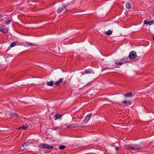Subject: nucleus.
<instances>
[{
	"label": "nucleus",
	"mask_w": 154,
	"mask_h": 154,
	"mask_svg": "<svg viewBox=\"0 0 154 154\" xmlns=\"http://www.w3.org/2000/svg\"><path fill=\"white\" fill-rule=\"evenodd\" d=\"M14 115H16V116H17V114H14Z\"/></svg>",
	"instance_id": "obj_30"
},
{
	"label": "nucleus",
	"mask_w": 154,
	"mask_h": 154,
	"mask_svg": "<svg viewBox=\"0 0 154 154\" xmlns=\"http://www.w3.org/2000/svg\"><path fill=\"white\" fill-rule=\"evenodd\" d=\"M63 80V78L60 79L59 80L56 82L54 84L57 85H59L62 82Z\"/></svg>",
	"instance_id": "obj_8"
},
{
	"label": "nucleus",
	"mask_w": 154,
	"mask_h": 154,
	"mask_svg": "<svg viewBox=\"0 0 154 154\" xmlns=\"http://www.w3.org/2000/svg\"><path fill=\"white\" fill-rule=\"evenodd\" d=\"M112 32L110 30H108L106 32V34L108 35H111L112 34Z\"/></svg>",
	"instance_id": "obj_14"
},
{
	"label": "nucleus",
	"mask_w": 154,
	"mask_h": 154,
	"mask_svg": "<svg viewBox=\"0 0 154 154\" xmlns=\"http://www.w3.org/2000/svg\"><path fill=\"white\" fill-rule=\"evenodd\" d=\"M115 64L118 65H121L122 64V61L121 62H118L116 61L115 63Z\"/></svg>",
	"instance_id": "obj_19"
},
{
	"label": "nucleus",
	"mask_w": 154,
	"mask_h": 154,
	"mask_svg": "<svg viewBox=\"0 0 154 154\" xmlns=\"http://www.w3.org/2000/svg\"><path fill=\"white\" fill-rule=\"evenodd\" d=\"M126 7L128 9H129L131 8V6L129 3H127L125 5Z\"/></svg>",
	"instance_id": "obj_13"
},
{
	"label": "nucleus",
	"mask_w": 154,
	"mask_h": 154,
	"mask_svg": "<svg viewBox=\"0 0 154 154\" xmlns=\"http://www.w3.org/2000/svg\"><path fill=\"white\" fill-rule=\"evenodd\" d=\"M124 147L126 149L132 150H137L142 149V147L140 145L136 144H134L132 145H125Z\"/></svg>",
	"instance_id": "obj_1"
},
{
	"label": "nucleus",
	"mask_w": 154,
	"mask_h": 154,
	"mask_svg": "<svg viewBox=\"0 0 154 154\" xmlns=\"http://www.w3.org/2000/svg\"><path fill=\"white\" fill-rule=\"evenodd\" d=\"M133 94L131 92H130L126 93L124 95V96L126 97H131L133 96Z\"/></svg>",
	"instance_id": "obj_7"
},
{
	"label": "nucleus",
	"mask_w": 154,
	"mask_h": 154,
	"mask_svg": "<svg viewBox=\"0 0 154 154\" xmlns=\"http://www.w3.org/2000/svg\"><path fill=\"white\" fill-rule=\"evenodd\" d=\"M115 149L116 150L118 151L119 149V148L118 146H116L115 147Z\"/></svg>",
	"instance_id": "obj_22"
},
{
	"label": "nucleus",
	"mask_w": 154,
	"mask_h": 154,
	"mask_svg": "<svg viewBox=\"0 0 154 154\" xmlns=\"http://www.w3.org/2000/svg\"><path fill=\"white\" fill-rule=\"evenodd\" d=\"M137 55L136 53L134 51H132L131 52L129 55V57L131 60H133L136 58Z\"/></svg>",
	"instance_id": "obj_3"
},
{
	"label": "nucleus",
	"mask_w": 154,
	"mask_h": 154,
	"mask_svg": "<svg viewBox=\"0 0 154 154\" xmlns=\"http://www.w3.org/2000/svg\"><path fill=\"white\" fill-rule=\"evenodd\" d=\"M106 68H104V69H103V70H106Z\"/></svg>",
	"instance_id": "obj_28"
},
{
	"label": "nucleus",
	"mask_w": 154,
	"mask_h": 154,
	"mask_svg": "<svg viewBox=\"0 0 154 154\" xmlns=\"http://www.w3.org/2000/svg\"><path fill=\"white\" fill-rule=\"evenodd\" d=\"M63 10V8H60V9H59L57 11V13L58 14H59V13H60L61 12H62Z\"/></svg>",
	"instance_id": "obj_18"
},
{
	"label": "nucleus",
	"mask_w": 154,
	"mask_h": 154,
	"mask_svg": "<svg viewBox=\"0 0 154 154\" xmlns=\"http://www.w3.org/2000/svg\"><path fill=\"white\" fill-rule=\"evenodd\" d=\"M143 23L145 24H148L149 25H151L154 23V21L153 20H152L148 21L146 20H145L143 21Z\"/></svg>",
	"instance_id": "obj_4"
},
{
	"label": "nucleus",
	"mask_w": 154,
	"mask_h": 154,
	"mask_svg": "<svg viewBox=\"0 0 154 154\" xmlns=\"http://www.w3.org/2000/svg\"><path fill=\"white\" fill-rule=\"evenodd\" d=\"M77 126L76 125L74 124L73 125H70V126H69V127L70 128H75V127H76Z\"/></svg>",
	"instance_id": "obj_21"
},
{
	"label": "nucleus",
	"mask_w": 154,
	"mask_h": 154,
	"mask_svg": "<svg viewBox=\"0 0 154 154\" xmlns=\"http://www.w3.org/2000/svg\"><path fill=\"white\" fill-rule=\"evenodd\" d=\"M129 104H131V101H129L128 102V103Z\"/></svg>",
	"instance_id": "obj_25"
},
{
	"label": "nucleus",
	"mask_w": 154,
	"mask_h": 154,
	"mask_svg": "<svg viewBox=\"0 0 154 154\" xmlns=\"http://www.w3.org/2000/svg\"><path fill=\"white\" fill-rule=\"evenodd\" d=\"M59 149L62 150L66 148V146L64 145H61L59 146Z\"/></svg>",
	"instance_id": "obj_16"
},
{
	"label": "nucleus",
	"mask_w": 154,
	"mask_h": 154,
	"mask_svg": "<svg viewBox=\"0 0 154 154\" xmlns=\"http://www.w3.org/2000/svg\"><path fill=\"white\" fill-rule=\"evenodd\" d=\"M17 43V42H14L12 43L11 45V47H13L16 45V43Z\"/></svg>",
	"instance_id": "obj_17"
},
{
	"label": "nucleus",
	"mask_w": 154,
	"mask_h": 154,
	"mask_svg": "<svg viewBox=\"0 0 154 154\" xmlns=\"http://www.w3.org/2000/svg\"><path fill=\"white\" fill-rule=\"evenodd\" d=\"M28 127V126L27 125H23L21 126H20V127L17 128V129H23V130H26L27 129V128Z\"/></svg>",
	"instance_id": "obj_6"
},
{
	"label": "nucleus",
	"mask_w": 154,
	"mask_h": 154,
	"mask_svg": "<svg viewBox=\"0 0 154 154\" xmlns=\"http://www.w3.org/2000/svg\"><path fill=\"white\" fill-rule=\"evenodd\" d=\"M0 31L5 33L7 32L8 29L7 28H5V27H0Z\"/></svg>",
	"instance_id": "obj_5"
},
{
	"label": "nucleus",
	"mask_w": 154,
	"mask_h": 154,
	"mask_svg": "<svg viewBox=\"0 0 154 154\" xmlns=\"http://www.w3.org/2000/svg\"><path fill=\"white\" fill-rule=\"evenodd\" d=\"M2 17V15L1 14H0V18Z\"/></svg>",
	"instance_id": "obj_29"
},
{
	"label": "nucleus",
	"mask_w": 154,
	"mask_h": 154,
	"mask_svg": "<svg viewBox=\"0 0 154 154\" xmlns=\"http://www.w3.org/2000/svg\"><path fill=\"white\" fill-rule=\"evenodd\" d=\"M127 58L124 57V58L121 60L122 64H124L127 62V61L126 60V59Z\"/></svg>",
	"instance_id": "obj_12"
},
{
	"label": "nucleus",
	"mask_w": 154,
	"mask_h": 154,
	"mask_svg": "<svg viewBox=\"0 0 154 154\" xmlns=\"http://www.w3.org/2000/svg\"><path fill=\"white\" fill-rule=\"evenodd\" d=\"M62 115H61L58 114H56L54 116L55 119H60L62 117Z\"/></svg>",
	"instance_id": "obj_9"
},
{
	"label": "nucleus",
	"mask_w": 154,
	"mask_h": 154,
	"mask_svg": "<svg viewBox=\"0 0 154 154\" xmlns=\"http://www.w3.org/2000/svg\"><path fill=\"white\" fill-rule=\"evenodd\" d=\"M23 146L24 147V149H27V148H26V143H25L24 145H23Z\"/></svg>",
	"instance_id": "obj_24"
},
{
	"label": "nucleus",
	"mask_w": 154,
	"mask_h": 154,
	"mask_svg": "<svg viewBox=\"0 0 154 154\" xmlns=\"http://www.w3.org/2000/svg\"><path fill=\"white\" fill-rule=\"evenodd\" d=\"M11 21V20H7L5 23V24H9Z\"/></svg>",
	"instance_id": "obj_20"
},
{
	"label": "nucleus",
	"mask_w": 154,
	"mask_h": 154,
	"mask_svg": "<svg viewBox=\"0 0 154 154\" xmlns=\"http://www.w3.org/2000/svg\"><path fill=\"white\" fill-rule=\"evenodd\" d=\"M47 85L48 86H52L54 84L53 82L51 81L49 82H48L46 83Z\"/></svg>",
	"instance_id": "obj_11"
},
{
	"label": "nucleus",
	"mask_w": 154,
	"mask_h": 154,
	"mask_svg": "<svg viewBox=\"0 0 154 154\" xmlns=\"http://www.w3.org/2000/svg\"><path fill=\"white\" fill-rule=\"evenodd\" d=\"M29 45H32V46H34V45H32V44H31V43H29Z\"/></svg>",
	"instance_id": "obj_27"
},
{
	"label": "nucleus",
	"mask_w": 154,
	"mask_h": 154,
	"mask_svg": "<svg viewBox=\"0 0 154 154\" xmlns=\"http://www.w3.org/2000/svg\"><path fill=\"white\" fill-rule=\"evenodd\" d=\"M38 146L41 149L45 148L47 149H52L53 148V146H52L45 143L40 144Z\"/></svg>",
	"instance_id": "obj_2"
},
{
	"label": "nucleus",
	"mask_w": 154,
	"mask_h": 154,
	"mask_svg": "<svg viewBox=\"0 0 154 154\" xmlns=\"http://www.w3.org/2000/svg\"><path fill=\"white\" fill-rule=\"evenodd\" d=\"M91 116V114H90L88 115L85 118V122H88V120H89Z\"/></svg>",
	"instance_id": "obj_10"
},
{
	"label": "nucleus",
	"mask_w": 154,
	"mask_h": 154,
	"mask_svg": "<svg viewBox=\"0 0 154 154\" xmlns=\"http://www.w3.org/2000/svg\"><path fill=\"white\" fill-rule=\"evenodd\" d=\"M67 6V5H64V8H65L66 7V6Z\"/></svg>",
	"instance_id": "obj_26"
},
{
	"label": "nucleus",
	"mask_w": 154,
	"mask_h": 154,
	"mask_svg": "<svg viewBox=\"0 0 154 154\" xmlns=\"http://www.w3.org/2000/svg\"><path fill=\"white\" fill-rule=\"evenodd\" d=\"M85 72L86 74L91 73V70L90 69L85 70Z\"/></svg>",
	"instance_id": "obj_15"
},
{
	"label": "nucleus",
	"mask_w": 154,
	"mask_h": 154,
	"mask_svg": "<svg viewBox=\"0 0 154 154\" xmlns=\"http://www.w3.org/2000/svg\"><path fill=\"white\" fill-rule=\"evenodd\" d=\"M128 103V101H127V100H124L123 101V102H122V103Z\"/></svg>",
	"instance_id": "obj_23"
}]
</instances>
